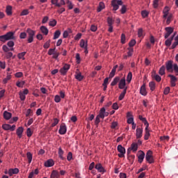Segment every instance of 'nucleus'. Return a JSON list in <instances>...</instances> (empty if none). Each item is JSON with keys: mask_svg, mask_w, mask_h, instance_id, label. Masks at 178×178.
Segmentation results:
<instances>
[{"mask_svg": "<svg viewBox=\"0 0 178 178\" xmlns=\"http://www.w3.org/2000/svg\"><path fill=\"white\" fill-rule=\"evenodd\" d=\"M10 40H15V32L9 31L5 35H0V41L3 44Z\"/></svg>", "mask_w": 178, "mask_h": 178, "instance_id": "1", "label": "nucleus"}, {"mask_svg": "<svg viewBox=\"0 0 178 178\" xmlns=\"http://www.w3.org/2000/svg\"><path fill=\"white\" fill-rule=\"evenodd\" d=\"M123 5V1L121 0H112L111 6H113V10H118L119 6Z\"/></svg>", "mask_w": 178, "mask_h": 178, "instance_id": "2", "label": "nucleus"}, {"mask_svg": "<svg viewBox=\"0 0 178 178\" xmlns=\"http://www.w3.org/2000/svg\"><path fill=\"white\" fill-rule=\"evenodd\" d=\"M26 33L29 35L28 42L31 43L34 41V35H35V31H33L31 29L28 28L26 30Z\"/></svg>", "mask_w": 178, "mask_h": 178, "instance_id": "3", "label": "nucleus"}, {"mask_svg": "<svg viewBox=\"0 0 178 178\" xmlns=\"http://www.w3.org/2000/svg\"><path fill=\"white\" fill-rule=\"evenodd\" d=\"M145 159L148 163H154L155 161L154 160V156H152V151L148 150L145 155Z\"/></svg>", "mask_w": 178, "mask_h": 178, "instance_id": "4", "label": "nucleus"}, {"mask_svg": "<svg viewBox=\"0 0 178 178\" xmlns=\"http://www.w3.org/2000/svg\"><path fill=\"white\" fill-rule=\"evenodd\" d=\"M173 61L172 60H168L165 62V69L167 72H169L170 73H173V67H174Z\"/></svg>", "mask_w": 178, "mask_h": 178, "instance_id": "5", "label": "nucleus"}, {"mask_svg": "<svg viewBox=\"0 0 178 178\" xmlns=\"http://www.w3.org/2000/svg\"><path fill=\"white\" fill-rule=\"evenodd\" d=\"M165 33L164 34V38L166 40L170 37V34L173 33L175 29L170 26H168L165 28Z\"/></svg>", "mask_w": 178, "mask_h": 178, "instance_id": "6", "label": "nucleus"}, {"mask_svg": "<svg viewBox=\"0 0 178 178\" xmlns=\"http://www.w3.org/2000/svg\"><path fill=\"white\" fill-rule=\"evenodd\" d=\"M137 156L138 159V162H139V163H143L144 159L145 158V153H144L143 150H140L138 152Z\"/></svg>", "mask_w": 178, "mask_h": 178, "instance_id": "7", "label": "nucleus"}, {"mask_svg": "<svg viewBox=\"0 0 178 178\" xmlns=\"http://www.w3.org/2000/svg\"><path fill=\"white\" fill-rule=\"evenodd\" d=\"M168 77L170 79L171 87H176V83H177V77L173 74H168Z\"/></svg>", "mask_w": 178, "mask_h": 178, "instance_id": "8", "label": "nucleus"}, {"mask_svg": "<svg viewBox=\"0 0 178 178\" xmlns=\"http://www.w3.org/2000/svg\"><path fill=\"white\" fill-rule=\"evenodd\" d=\"M66 131H67V127L65 123H62L60 126L58 133L59 134H61V136H63L64 134H66Z\"/></svg>", "mask_w": 178, "mask_h": 178, "instance_id": "9", "label": "nucleus"}, {"mask_svg": "<svg viewBox=\"0 0 178 178\" xmlns=\"http://www.w3.org/2000/svg\"><path fill=\"white\" fill-rule=\"evenodd\" d=\"M124 87H126V78L122 77L121 79H120L118 88H120V90H123Z\"/></svg>", "mask_w": 178, "mask_h": 178, "instance_id": "10", "label": "nucleus"}, {"mask_svg": "<svg viewBox=\"0 0 178 178\" xmlns=\"http://www.w3.org/2000/svg\"><path fill=\"white\" fill-rule=\"evenodd\" d=\"M136 137L137 139L141 138V137H143V128L141 127H137L136 131Z\"/></svg>", "mask_w": 178, "mask_h": 178, "instance_id": "11", "label": "nucleus"}, {"mask_svg": "<svg viewBox=\"0 0 178 178\" xmlns=\"http://www.w3.org/2000/svg\"><path fill=\"white\" fill-rule=\"evenodd\" d=\"M95 168L98 170L99 173H105V172H106L101 163L96 164Z\"/></svg>", "mask_w": 178, "mask_h": 178, "instance_id": "12", "label": "nucleus"}, {"mask_svg": "<svg viewBox=\"0 0 178 178\" xmlns=\"http://www.w3.org/2000/svg\"><path fill=\"white\" fill-rule=\"evenodd\" d=\"M55 165V162L53 159H49L44 163V166L46 168H51V166H54Z\"/></svg>", "mask_w": 178, "mask_h": 178, "instance_id": "13", "label": "nucleus"}, {"mask_svg": "<svg viewBox=\"0 0 178 178\" xmlns=\"http://www.w3.org/2000/svg\"><path fill=\"white\" fill-rule=\"evenodd\" d=\"M50 177L51 178H59V177H60V174L59 173V171L54 170L51 172Z\"/></svg>", "mask_w": 178, "mask_h": 178, "instance_id": "14", "label": "nucleus"}, {"mask_svg": "<svg viewBox=\"0 0 178 178\" xmlns=\"http://www.w3.org/2000/svg\"><path fill=\"white\" fill-rule=\"evenodd\" d=\"M140 94L145 97L147 95V89L145 88V83H143L140 89Z\"/></svg>", "mask_w": 178, "mask_h": 178, "instance_id": "15", "label": "nucleus"}, {"mask_svg": "<svg viewBox=\"0 0 178 178\" xmlns=\"http://www.w3.org/2000/svg\"><path fill=\"white\" fill-rule=\"evenodd\" d=\"M24 130V129H23V127H19L17 129L16 133H17V136L19 137V138H22Z\"/></svg>", "mask_w": 178, "mask_h": 178, "instance_id": "16", "label": "nucleus"}, {"mask_svg": "<svg viewBox=\"0 0 178 178\" xmlns=\"http://www.w3.org/2000/svg\"><path fill=\"white\" fill-rule=\"evenodd\" d=\"M3 118L6 119V120H9V119L12 118V114L10 112L5 111L3 112Z\"/></svg>", "mask_w": 178, "mask_h": 178, "instance_id": "17", "label": "nucleus"}, {"mask_svg": "<svg viewBox=\"0 0 178 178\" xmlns=\"http://www.w3.org/2000/svg\"><path fill=\"white\" fill-rule=\"evenodd\" d=\"M40 31H42L44 35H48V33H49L48 28H47L45 26H40Z\"/></svg>", "mask_w": 178, "mask_h": 178, "instance_id": "18", "label": "nucleus"}, {"mask_svg": "<svg viewBox=\"0 0 178 178\" xmlns=\"http://www.w3.org/2000/svg\"><path fill=\"white\" fill-rule=\"evenodd\" d=\"M117 149L120 154H126V149L122 145H118Z\"/></svg>", "mask_w": 178, "mask_h": 178, "instance_id": "19", "label": "nucleus"}, {"mask_svg": "<svg viewBox=\"0 0 178 178\" xmlns=\"http://www.w3.org/2000/svg\"><path fill=\"white\" fill-rule=\"evenodd\" d=\"M119 81H120V76H115L113 81L111 83V86H116V84H118L119 83Z\"/></svg>", "mask_w": 178, "mask_h": 178, "instance_id": "20", "label": "nucleus"}, {"mask_svg": "<svg viewBox=\"0 0 178 178\" xmlns=\"http://www.w3.org/2000/svg\"><path fill=\"white\" fill-rule=\"evenodd\" d=\"M63 154H65V151L62 149V147L58 148V156L61 159L62 161L65 160V157H63Z\"/></svg>", "mask_w": 178, "mask_h": 178, "instance_id": "21", "label": "nucleus"}, {"mask_svg": "<svg viewBox=\"0 0 178 178\" xmlns=\"http://www.w3.org/2000/svg\"><path fill=\"white\" fill-rule=\"evenodd\" d=\"M178 45V35L175 38V42L172 43L170 49H175Z\"/></svg>", "mask_w": 178, "mask_h": 178, "instance_id": "22", "label": "nucleus"}, {"mask_svg": "<svg viewBox=\"0 0 178 178\" xmlns=\"http://www.w3.org/2000/svg\"><path fill=\"white\" fill-rule=\"evenodd\" d=\"M163 17L164 19H166V17H168V15H169V7L168 6L165 7L163 10Z\"/></svg>", "mask_w": 178, "mask_h": 178, "instance_id": "23", "label": "nucleus"}, {"mask_svg": "<svg viewBox=\"0 0 178 178\" xmlns=\"http://www.w3.org/2000/svg\"><path fill=\"white\" fill-rule=\"evenodd\" d=\"M131 149L133 151V152H137V150L138 149V144L133 143L131 145Z\"/></svg>", "mask_w": 178, "mask_h": 178, "instance_id": "24", "label": "nucleus"}, {"mask_svg": "<svg viewBox=\"0 0 178 178\" xmlns=\"http://www.w3.org/2000/svg\"><path fill=\"white\" fill-rule=\"evenodd\" d=\"M102 9H105V3L101 1L99 3V6L97 7V12H101Z\"/></svg>", "mask_w": 178, "mask_h": 178, "instance_id": "25", "label": "nucleus"}, {"mask_svg": "<svg viewBox=\"0 0 178 178\" xmlns=\"http://www.w3.org/2000/svg\"><path fill=\"white\" fill-rule=\"evenodd\" d=\"M26 158L28 159L29 163H31V161H33V154H31L30 152H28L26 153Z\"/></svg>", "mask_w": 178, "mask_h": 178, "instance_id": "26", "label": "nucleus"}, {"mask_svg": "<svg viewBox=\"0 0 178 178\" xmlns=\"http://www.w3.org/2000/svg\"><path fill=\"white\" fill-rule=\"evenodd\" d=\"M165 70H166L165 65H162L159 70V74L163 76L165 74Z\"/></svg>", "mask_w": 178, "mask_h": 178, "instance_id": "27", "label": "nucleus"}, {"mask_svg": "<svg viewBox=\"0 0 178 178\" xmlns=\"http://www.w3.org/2000/svg\"><path fill=\"white\" fill-rule=\"evenodd\" d=\"M6 12L8 16H11V15H12V6H7L6 9Z\"/></svg>", "mask_w": 178, "mask_h": 178, "instance_id": "28", "label": "nucleus"}, {"mask_svg": "<svg viewBox=\"0 0 178 178\" xmlns=\"http://www.w3.org/2000/svg\"><path fill=\"white\" fill-rule=\"evenodd\" d=\"M149 87L151 90V91H154L155 88H156V84L154 81H150L149 83Z\"/></svg>", "mask_w": 178, "mask_h": 178, "instance_id": "29", "label": "nucleus"}, {"mask_svg": "<svg viewBox=\"0 0 178 178\" xmlns=\"http://www.w3.org/2000/svg\"><path fill=\"white\" fill-rule=\"evenodd\" d=\"M75 79L78 81H81L84 79V76L81 75V73H78L75 75Z\"/></svg>", "mask_w": 178, "mask_h": 178, "instance_id": "30", "label": "nucleus"}, {"mask_svg": "<svg viewBox=\"0 0 178 178\" xmlns=\"http://www.w3.org/2000/svg\"><path fill=\"white\" fill-rule=\"evenodd\" d=\"M59 37H60V31L57 30L54 32L53 40H58Z\"/></svg>", "mask_w": 178, "mask_h": 178, "instance_id": "31", "label": "nucleus"}, {"mask_svg": "<svg viewBox=\"0 0 178 178\" xmlns=\"http://www.w3.org/2000/svg\"><path fill=\"white\" fill-rule=\"evenodd\" d=\"M12 79V75L9 74V73H7V76L3 79V83L6 84L9 80Z\"/></svg>", "mask_w": 178, "mask_h": 178, "instance_id": "32", "label": "nucleus"}, {"mask_svg": "<svg viewBox=\"0 0 178 178\" xmlns=\"http://www.w3.org/2000/svg\"><path fill=\"white\" fill-rule=\"evenodd\" d=\"M34 175H38V168H36L35 170V171H32L31 172H30L28 178H33V177H34Z\"/></svg>", "mask_w": 178, "mask_h": 178, "instance_id": "33", "label": "nucleus"}, {"mask_svg": "<svg viewBox=\"0 0 178 178\" xmlns=\"http://www.w3.org/2000/svg\"><path fill=\"white\" fill-rule=\"evenodd\" d=\"M24 84H26V81H22V82L18 81L16 83L17 87H19V88H23V86H24Z\"/></svg>", "mask_w": 178, "mask_h": 178, "instance_id": "34", "label": "nucleus"}, {"mask_svg": "<svg viewBox=\"0 0 178 178\" xmlns=\"http://www.w3.org/2000/svg\"><path fill=\"white\" fill-rule=\"evenodd\" d=\"M107 23L108 26H113V24L115 23V20L112 19L111 17H107Z\"/></svg>", "mask_w": 178, "mask_h": 178, "instance_id": "35", "label": "nucleus"}, {"mask_svg": "<svg viewBox=\"0 0 178 178\" xmlns=\"http://www.w3.org/2000/svg\"><path fill=\"white\" fill-rule=\"evenodd\" d=\"M132 79H133V74L131 73V72H129L127 76V81L128 83H130Z\"/></svg>", "mask_w": 178, "mask_h": 178, "instance_id": "36", "label": "nucleus"}, {"mask_svg": "<svg viewBox=\"0 0 178 178\" xmlns=\"http://www.w3.org/2000/svg\"><path fill=\"white\" fill-rule=\"evenodd\" d=\"M49 47H51V40H47L43 45V48H44V49H48V48H49Z\"/></svg>", "mask_w": 178, "mask_h": 178, "instance_id": "37", "label": "nucleus"}, {"mask_svg": "<svg viewBox=\"0 0 178 178\" xmlns=\"http://www.w3.org/2000/svg\"><path fill=\"white\" fill-rule=\"evenodd\" d=\"M142 17L145 19V17H148V15H149V13L145 10L141 11Z\"/></svg>", "mask_w": 178, "mask_h": 178, "instance_id": "38", "label": "nucleus"}, {"mask_svg": "<svg viewBox=\"0 0 178 178\" xmlns=\"http://www.w3.org/2000/svg\"><path fill=\"white\" fill-rule=\"evenodd\" d=\"M26 51H23L22 53H19L18 54V58L19 59H23V60H24V55H26Z\"/></svg>", "mask_w": 178, "mask_h": 178, "instance_id": "39", "label": "nucleus"}, {"mask_svg": "<svg viewBox=\"0 0 178 178\" xmlns=\"http://www.w3.org/2000/svg\"><path fill=\"white\" fill-rule=\"evenodd\" d=\"M120 12H121L122 15H124V13H126V12H127V7H126V6H124V5H122V8L120 10Z\"/></svg>", "mask_w": 178, "mask_h": 178, "instance_id": "40", "label": "nucleus"}, {"mask_svg": "<svg viewBox=\"0 0 178 178\" xmlns=\"http://www.w3.org/2000/svg\"><path fill=\"white\" fill-rule=\"evenodd\" d=\"M2 129H3V130H10V124H3L2 125Z\"/></svg>", "mask_w": 178, "mask_h": 178, "instance_id": "41", "label": "nucleus"}, {"mask_svg": "<svg viewBox=\"0 0 178 178\" xmlns=\"http://www.w3.org/2000/svg\"><path fill=\"white\" fill-rule=\"evenodd\" d=\"M33 131H31V128H28L26 129V136H27V137H31V136H33Z\"/></svg>", "mask_w": 178, "mask_h": 178, "instance_id": "42", "label": "nucleus"}, {"mask_svg": "<svg viewBox=\"0 0 178 178\" xmlns=\"http://www.w3.org/2000/svg\"><path fill=\"white\" fill-rule=\"evenodd\" d=\"M172 69L175 73V76H178V65H177V64L175 63Z\"/></svg>", "mask_w": 178, "mask_h": 178, "instance_id": "43", "label": "nucleus"}, {"mask_svg": "<svg viewBox=\"0 0 178 178\" xmlns=\"http://www.w3.org/2000/svg\"><path fill=\"white\" fill-rule=\"evenodd\" d=\"M159 6V0H154L153 1V7L154 9H156Z\"/></svg>", "mask_w": 178, "mask_h": 178, "instance_id": "44", "label": "nucleus"}, {"mask_svg": "<svg viewBox=\"0 0 178 178\" xmlns=\"http://www.w3.org/2000/svg\"><path fill=\"white\" fill-rule=\"evenodd\" d=\"M121 43L126 44V35L124 33H122L121 35Z\"/></svg>", "mask_w": 178, "mask_h": 178, "instance_id": "45", "label": "nucleus"}, {"mask_svg": "<svg viewBox=\"0 0 178 178\" xmlns=\"http://www.w3.org/2000/svg\"><path fill=\"white\" fill-rule=\"evenodd\" d=\"M60 74H62V76H66V74L67 73V70H66L65 69L62 67L60 70Z\"/></svg>", "mask_w": 178, "mask_h": 178, "instance_id": "46", "label": "nucleus"}, {"mask_svg": "<svg viewBox=\"0 0 178 178\" xmlns=\"http://www.w3.org/2000/svg\"><path fill=\"white\" fill-rule=\"evenodd\" d=\"M55 49H56V47H54V49H49L48 51V55L51 56V55H54V54H55V52L56 51H55Z\"/></svg>", "mask_w": 178, "mask_h": 178, "instance_id": "47", "label": "nucleus"}, {"mask_svg": "<svg viewBox=\"0 0 178 178\" xmlns=\"http://www.w3.org/2000/svg\"><path fill=\"white\" fill-rule=\"evenodd\" d=\"M99 119L100 118H99V117L97 115L95 120V124L96 127H98V126L101 122V120H99Z\"/></svg>", "mask_w": 178, "mask_h": 178, "instance_id": "48", "label": "nucleus"}, {"mask_svg": "<svg viewBox=\"0 0 178 178\" xmlns=\"http://www.w3.org/2000/svg\"><path fill=\"white\" fill-rule=\"evenodd\" d=\"M71 159H73V154L72 153V152H70L67 154V160L68 161H70Z\"/></svg>", "mask_w": 178, "mask_h": 178, "instance_id": "49", "label": "nucleus"}, {"mask_svg": "<svg viewBox=\"0 0 178 178\" xmlns=\"http://www.w3.org/2000/svg\"><path fill=\"white\" fill-rule=\"evenodd\" d=\"M151 136V134H149V131H145L144 138L145 140H148L149 138V136Z\"/></svg>", "mask_w": 178, "mask_h": 178, "instance_id": "50", "label": "nucleus"}, {"mask_svg": "<svg viewBox=\"0 0 178 178\" xmlns=\"http://www.w3.org/2000/svg\"><path fill=\"white\" fill-rule=\"evenodd\" d=\"M57 22L55 19H53L49 22V25L51 27H55L56 26Z\"/></svg>", "mask_w": 178, "mask_h": 178, "instance_id": "51", "label": "nucleus"}, {"mask_svg": "<svg viewBox=\"0 0 178 178\" xmlns=\"http://www.w3.org/2000/svg\"><path fill=\"white\" fill-rule=\"evenodd\" d=\"M19 95L21 101H24L26 99V95L23 94V92H19Z\"/></svg>", "mask_w": 178, "mask_h": 178, "instance_id": "52", "label": "nucleus"}, {"mask_svg": "<svg viewBox=\"0 0 178 178\" xmlns=\"http://www.w3.org/2000/svg\"><path fill=\"white\" fill-rule=\"evenodd\" d=\"M129 49V51L127 52V55H128V57L130 58V56H133V52H134V49L133 48H128Z\"/></svg>", "mask_w": 178, "mask_h": 178, "instance_id": "53", "label": "nucleus"}, {"mask_svg": "<svg viewBox=\"0 0 178 178\" xmlns=\"http://www.w3.org/2000/svg\"><path fill=\"white\" fill-rule=\"evenodd\" d=\"M154 79L156 80V81H157V83H159L161 81V80H162V78L161 77V76L159 75H154V76L153 77Z\"/></svg>", "mask_w": 178, "mask_h": 178, "instance_id": "54", "label": "nucleus"}, {"mask_svg": "<svg viewBox=\"0 0 178 178\" xmlns=\"http://www.w3.org/2000/svg\"><path fill=\"white\" fill-rule=\"evenodd\" d=\"M165 45L166 47H170V45H172V40L169 38H168L165 42Z\"/></svg>", "mask_w": 178, "mask_h": 178, "instance_id": "55", "label": "nucleus"}, {"mask_svg": "<svg viewBox=\"0 0 178 178\" xmlns=\"http://www.w3.org/2000/svg\"><path fill=\"white\" fill-rule=\"evenodd\" d=\"M58 123H59V120L58 118H54V122L51 124V127H55Z\"/></svg>", "mask_w": 178, "mask_h": 178, "instance_id": "56", "label": "nucleus"}, {"mask_svg": "<svg viewBox=\"0 0 178 178\" xmlns=\"http://www.w3.org/2000/svg\"><path fill=\"white\" fill-rule=\"evenodd\" d=\"M26 37H27V33H26V32H22L19 35V38H21V40H24Z\"/></svg>", "mask_w": 178, "mask_h": 178, "instance_id": "57", "label": "nucleus"}, {"mask_svg": "<svg viewBox=\"0 0 178 178\" xmlns=\"http://www.w3.org/2000/svg\"><path fill=\"white\" fill-rule=\"evenodd\" d=\"M2 49L4 52H9V51H10V49H9V47H8V46H6V44L3 45L2 47Z\"/></svg>", "mask_w": 178, "mask_h": 178, "instance_id": "58", "label": "nucleus"}, {"mask_svg": "<svg viewBox=\"0 0 178 178\" xmlns=\"http://www.w3.org/2000/svg\"><path fill=\"white\" fill-rule=\"evenodd\" d=\"M76 63H80L81 62V58H80V54L77 53L76 54Z\"/></svg>", "mask_w": 178, "mask_h": 178, "instance_id": "59", "label": "nucleus"}, {"mask_svg": "<svg viewBox=\"0 0 178 178\" xmlns=\"http://www.w3.org/2000/svg\"><path fill=\"white\" fill-rule=\"evenodd\" d=\"M29 116H33V111L30 108H29L26 111V117L29 118Z\"/></svg>", "mask_w": 178, "mask_h": 178, "instance_id": "60", "label": "nucleus"}, {"mask_svg": "<svg viewBox=\"0 0 178 178\" xmlns=\"http://www.w3.org/2000/svg\"><path fill=\"white\" fill-rule=\"evenodd\" d=\"M15 77L17 79H20V77H23V72H19L15 74Z\"/></svg>", "mask_w": 178, "mask_h": 178, "instance_id": "61", "label": "nucleus"}, {"mask_svg": "<svg viewBox=\"0 0 178 178\" xmlns=\"http://www.w3.org/2000/svg\"><path fill=\"white\" fill-rule=\"evenodd\" d=\"M80 47L81 48H86V42L84 41V39L81 40Z\"/></svg>", "mask_w": 178, "mask_h": 178, "instance_id": "62", "label": "nucleus"}, {"mask_svg": "<svg viewBox=\"0 0 178 178\" xmlns=\"http://www.w3.org/2000/svg\"><path fill=\"white\" fill-rule=\"evenodd\" d=\"M54 101L55 102H56L57 104L60 102V96L56 95L54 97Z\"/></svg>", "mask_w": 178, "mask_h": 178, "instance_id": "63", "label": "nucleus"}, {"mask_svg": "<svg viewBox=\"0 0 178 178\" xmlns=\"http://www.w3.org/2000/svg\"><path fill=\"white\" fill-rule=\"evenodd\" d=\"M129 47L131 48L136 45V40H131L129 43Z\"/></svg>", "mask_w": 178, "mask_h": 178, "instance_id": "64", "label": "nucleus"}]
</instances>
